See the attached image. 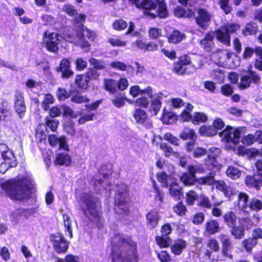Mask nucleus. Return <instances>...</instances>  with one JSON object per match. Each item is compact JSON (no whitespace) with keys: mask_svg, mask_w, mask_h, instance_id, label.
<instances>
[{"mask_svg":"<svg viewBox=\"0 0 262 262\" xmlns=\"http://www.w3.org/2000/svg\"><path fill=\"white\" fill-rule=\"evenodd\" d=\"M111 262H139L136 242L130 236L116 233L111 241Z\"/></svg>","mask_w":262,"mask_h":262,"instance_id":"1","label":"nucleus"},{"mask_svg":"<svg viewBox=\"0 0 262 262\" xmlns=\"http://www.w3.org/2000/svg\"><path fill=\"white\" fill-rule=\"evenodd\" d=\"M1 186L11 200L19 202L31 199L34 188L32 180L27 177L9 179L3 183Z\"/></svg>","mask_w":262,"mask_h":262,"instance_id":"2","label":"nucleus"},{"mask_svg":"<svg viewBox=\"0 0 262 262\" xmlns=\"http://www.w3.org/2000/svg\"><path fill=\"white\" fill-rule=\"evenodd\" d=\"M81 200L86 208L83 210V213L88 212L92 217L90 220L93 222L98 228H102L103 227L104 220L102 215V206L100 201L95 200L90 193L88 192H84L82 194Z\"/></svg>","mask_w":262,"mask_h":262,"instance_id":"3","label":"nucleus"},{"mask_svg":"<svg viewBox=\"0 0 262 262\" xmlns=\"http://www.w3.org/2000/svg\"><path fill=\"white\" fill-rule=\"evenodd\" d=\"M129 201L130 196L127 190H118L115 195V212L127 215L129 212Z\"/></svg>","mask_w":262,"mask_h":262,"instance_id":"4","label":"nucleus"},{"mask_svg":"<svg viewBox=\"0 0 262 262\" xmlns=\"http://www.w3.org/2000/svg\"><path fill=\"white\" fill-rule=\"evenodd\" d=\"M86 15L84 14H77L72 19V22L75 27L76 37L78 38L80 47L82 49L89 48L90 44L86 39L85 35L83 34L84 29V24L85 22Z\"/></svg>","mask_w":262,"mask_h":262,"instance_id":"5","label":"nucleus"},{"mask_svg":"<svg viewBox=\"0 0 262 262\" xmlns=\"http://www.w3.org/2000/svg\"><path fill=\"white\" fill-rule=\"evenodd\" d=\"M50 241L53 249L58 254L66 253L69 246V242L61 232H56L50 235Z\"/></svg>","mask_w":262,"mask_h":262,"instance_id":"6","label":"nucleus"},{"mask_svg":"<svg viewBox=\"0 0 262 262\" xmlns=\"http://www.w3.org/2000/svg\"><path fill=\"white\" fill-rule=\"evenodd\" d=\"M219 136L222 138V141L226 143H238L241 137V131L238 128H234L227 125L222 131L218 132Z\"/></svg>","mask_w":262,"mask_h":262,"instance_id":"7","label":"nucleus"},{"mask_svg":"<svg viewBox=\"0 0 262 262\" xmlns=\"http://www.w3.org/2000/svg\"><path fill=\"white\" fill-rule=\"evenodd\" d=\"M144 94H147L151 99L149 112L151 113L152 115L156 116L161 108L162 97L161 96L157 95L155 97L152 98V89L150 86H147L144 89H140V95Z\"/></svg>","mask_w":262,"mask_h":262,"instance_id":"8","label":"nucleus"},{"mask_svg":"<svg viewBox=\"0 0 262 262\" xmlns=\"http://www.w3.org/2000/svg\"><path fill=\"white\" fill-rule=\"evenodd\" d=\"M260 81V76L255 71L249 70L241 76L240 81L238 83V88L240 90H245L249 88L251 83L256 84L259 83Z\"/></svg>","mask_w":262,"mask_h":262,"instance_id":"9","label":"nucleus"},{"mask_svg":"<svg viewBox=\"0 0 262 262\" xmlns=\"http://www.w3.org/2000/svg\"><path fill=\"white\" fill-rule=\"evenodd\" d=\"M191 63V57L187 54H183L178 57L177 61L173 62L172 71L177 75H183L186 73V67Z\"/></svg>","mask_w":262,"mask_h":262,"instance_id":"10","label":"nucleus"},{"mask_svg":"<svg viewBox=\"0 0 262 262\" xmlns=\"http://www.w3.org/2000/svg\"><path fill=\"white\" fill-rule=\"evenodd\" d=\"M218 238L222 245L221 253L222 255L226 258L232 259L233 255L231 253L233 247L230 236L227 234L221 233Z\"/></svg>","mask_w":262,"mask_h":262,"instance_id":"11","label":"nucleus"},{"mask_svg":"<svg viewBox=\"0 0 262 262\" xmlns=\"http://www.w3.org/2000/svg\"><path fill=\"white\" fill-rule=\"evenodd\" d=\"M14 108L19 116L21 118L26 112L24 94L23 92L17 90L14 95Z\"/></svg>","mask_w":262,"mask_h":262,"instance_id":"12","label":"nucleus"},{"mask_svg":"<svg viewBox=\"0 0 262 262\" xmlns=\"http://www.w3.org/2000/svg\"><path fill=\"white\" fill-rule=\"evenodd\" d=\"M211 14L204 8L198 10V16L195 17L196 24L202 29L206 30L211 21Z\"/></svg>","mask_w":262,"mask_h":262,"instance_id":"13","label":"nucleus"},{"mask_svg":"<svg viewBox=\"0 0 262 262\" xmlns=\"http://www.w3.org/2000/svg\"><path fill=\"white\" fill-rule=\"evenodd\" d=\"M71 61L69 58H63L60 61L59 66L56 71L61 73V77L63 79H69L74 75V72L71 69Z\"/></svg>","mask_w":262,"mask_h":262,"instance_id":"14","label":"nucleus"},{"mask_svg":"<svg viewBox=\"0 0 262 262\" xmlns=\"http://www.w3.org/2000/svg\"><path fill=\"white\" fill-rule=\"evenodd\" d=\"M214 38V31H210L207 32L205 36L199 41L201 48L206 52H211L215 47Z\"/></svg>","mask_w":262,"mask_h":262,"instance_id":"15","label":"nucleus"},{"mask_svg":"<svg viewBox=\"0 0 262 262\" xmlns=\"http://www.w3.org/2000/svg\"><path fill=\"white\" fill-rule=\"evenodd\" d=\"M258 176L255 173L246 176L244 180L245 185L250 189L253 188L259 191L262 187V178Z\"/></svg>","mask_w":262,"mask_h":262,"instance_id":"16","label":"nucleus"},{"mask_svg":"<svg viewBox=\"0 0 262 262\" xmlns=\"http://www.w3.org/2000/svg\"><path fill=\"white\" fill-rule=\"evenodd\" d=\"M204 234L208 235H214L221 231V228L217 220L209 219L204 224Z\"/></svg>","mask_w":262,"mask_h":262,"instance_id":"17","label":"nucleus"},{"mask_svg":"<svg viewBox=\"0 0 262 262\" xmlns=\"http://www.w3.org/2000/svg\"><path fill=\"white\" fill-rule=\"evenodd\" d=\"M137 8L144 10V12L148 15H151L152 18H155L156 15L154 13H149L152 10L157 9V3L155 0H142L136 4Z\"/></svg>","mask_w":262,"mask_h":262,"instance_id":"18","label":"nucleus"},{"mask_svg":"<svg viewBox=\"0 0 262 262\" xmlns=\"http://www.w3.org/2000/svg\"><path fill=\"white\" fill-rule=\"evenodd\" d=\"M53 163L56 166H69L72 163V158L67 152H62L56 154Z\"/></svg>","mask_w":262,"mask_h":262,"instance_id":"19","label":"nucleus"},{"mask_svg":"<svg viewBox=\"0 0 262 262\" xmlns=\"http://www.w3.org/2000/svg\"><path fill=\"white\" fill-rule=\"evenodd\" d=\"M168 187L170 195L175 200H180L183 197V187L176 181L170 183Z\"/></svg>","mask_w":262,"mask_h":262,"instance_id":"20","label":"nucleus"},{"mask_svg":"<svg viewBox=\"0 0 262 262\" xmlns=\"http://www.w3.org/2000/svg\"><path fill=\"white\" fill-rule=\"evenodd\" d=\"M135 46L144 52H154L158 50V45L152 41L144 42L142 39H138L134 42Z\"/></svg>","mask_w":262,"mask_h":262,"instance_id":"21","label":"nucleus"},{"mask_svg":"<svg viewBox=\"0 0 262 262\" xmlns=\"http://www.w3.org/2000/svg\"><path fill=\"white\" fill-rule=\"evenodd\" d=\"M215 171H210L207 176L198 178L197 183L201 185H215L216 188V186L219 184L220 180L215 179Z\"/></svg>","mask_w":262,"mask_h":262,"instance_id":"22","label":"nucleus"},{"mask_svg":"<svg viewBox=\"0 0 262 262\" xmlns=\"http://www.w3.org/2000/svg\"><path fill=\"white\" fill-rule=\"evenodd\" d=\"M8 151L6 144L0 143V154L4 160V163L8 165V168L14 167L17 166V163L14 157H8L7 156Z\"/></svg>","mask_w":262,"mask_h":262,"instance_id":"23","label":"nucleus"},{"mask_svg":"<svg viewBox=\"0 0 262 262\" xmlns=\"http://www.w3.org/2000/svg\"><path fill=\"white\" fill-rule=\"evenodd\" d=\"M167 41L171 44L177 45L182 41L186 38L185 34L180 31L174 29L166 36Z\"/></svg>","mask_w":262,"mask_h":262,"instance_id":"24","label":"nucleus"},{"mask_svg":"<svg viewBox=\"0 0 262 262\" xmlns=\"http://www.w3.org/2000/svg\"><path fill=\"white\" fill-rule=\"evenodd\" d=\"M146 219L148 227L152 230L157 226L160 217L156 211L152 210L146 214Z\"/></svg>","mask_w":262,"mask_h":262,"instance_id":"25","label":"nucleus"},{"mask_svg":"<svg viewBox=\"0 0 262 262\" xmlns=\"http://www.w3.org/2000/svg\"><path fill=\"white\" fill-rule=\"evenodd\" d=\"M237 206L243 212H247L249 207V195L245 192L241 191L237 195Z\"/></svg>","mask_w":262,"mask_h":262,"instance_id":"26","label":"nucleus"},{"mask_svg":"<svg viewBox=\"0 0 262 262\" xmlns=\"http://www.w3.org/2000/svg\"><path fill=\"white\" fill-rule=\"evenodd\" d=\"M133 116L136 123L138 124L143 125L146 123H148V117L147 113L144 110L138 108H136L133 113Z\"/></svg>","mask_w":262,"mask_h":262,"instance_id":"27","label":"nucleus"},{"mask_svg":"<svg viewBox=\"0 0 262 262\" xmlns=\"http://www.w3.org/2000/svg\"><path fill=\"white\" fill-rule=\"evenodd\" d=\"M216 189L222 192L224 195L229 199L235 195L236 192L235 188L227 186L224 181L221 180L216 186Z\"/></svg>","mask_w":262,"mask_h":262,"instance_id":"28","label":"nucleus"},{"mask_svg":"<svg viewBox=\"0 0 262 262\" xmlns=\"http://www.w3.org/2000/svg\"><path fill=\"white\" fill-rule=\"evenodd\" d=\"M186 247L187 244L185 240L182 238H178L174 241V243L171 246L170 250L173 254L179 255L182 254Z\"/></svg>","mask_w":262,"mask_h":262,"instance_id":"29","label":"nucleus"},{"mask_svg":"<svg viewBox=\"0 0 262 262\" xmlns=\"http://www.w3.org/2000/svg\"><path fill=\"white\" fill-rule=\"evenodd\" d=\"M223 220L225 224L230 228V227L237 225L238 216L235 212L228 211L223 215Z\"/></svg>","mask_w":262,"mask_h":262,"instance_id":"30","label":"nucleus"},{"mask_svg":"<svg viewBox=\"0 0 262 262\" xmlns=\"http://www.w3.org/2000/svg\"><path fill=\"white\" fill-rule=\"evenodd\" d=\"M74 82L77 88L80 90H86L89 87L90 81L84 74L76 75Z\"/></svg>","mask_w":262,"mask_h":262,"instance_id":"31","label":"nucleus"},{"mask_svg":"<svg viewBox=\"0 0 262 262\" xmlns=\"http://www.w3.org/2000/svg\"><path fill=\"white\" fill-rule=\"evenodd\" d=\"M157 3V14L161 18H166L169 14L165 0H155Z\"/></svg>","mask_w":262,"mask_h":262,"instance_id":"32","label":"nucleus"},{"mask_svg":"<svg viewBox=\"0 0 262 262\" xmlns=\"http://www.w3.org/2000/svg\"><path fill=\"white\" fill-rule=\"evenodd\" d=\"M258 32V26L256 23L250 21L246 24L242 30V34L244 36L254 35Z\"/></svg>","mask_w":262,"mask_h":262,"instance_id":"33","label":"nucleus"},{"mask_svg":"<svg viewBox=\"0 0 262 262\" xmlns=\"http://www.w3.org/2000/svg\"><path fill=\"white\" fill-rule=\"evenodd\" d=\"M199 133L201 136L210 137L217 135L218 132L212 125H203L199 128Z\"/></svg>","mask_w":262,"mask_h":262,"instance_id":"34","label":"nucleus"},{"mask_svg":"<svg viewBox=\"0 0 262 262\" xmlns=\"http://www.w3.org/2000/svg\"><path fill=\"white\" fill-rule=\"evenodd\" d=\"M216 35V39L226 46L230 45V36L225 32L218 29L214 32Z\"/></svg>","mask_w":262,"mask_h":262,"instance_id":"35","label":"nucleus"},{"mask_svg":"<svg viewBox=\"0 0 262 262\" xmlns=\"http://www.w3.org/2000/svg\"><path fill=\"white\" fill-rule=\"evenodd\" d=\"M161 120L165 124H171L177 121V116L172 112L167 111L164 108L161 117Z\"/></svg>","mask_w":262,"mask_h":262,"instance_id":"36","label":"nucleus"},{"mask_svg":"<svg viewBox=\"0 0 262 262\" xmlns=\"http://www.w3.org/2000/svg\"><path fill=\"white\" fill-rule=\"evenodd\" d=\"M103 86L104 90L110 94H115L117 92V80L114 79L105 78Z\"/></svg>","mask_w":262,"mask_h":262,"instance_id":"37","label":"nucleus"},{"mask_svg":"<svg viewBox=\"0 0 262 262\" xmlns=\"http://www.w3.org/2000/svg\"><path fill=\"white\" fill-rule=\"evenodd\" d=\"M230 233L235 239H242L245 235V230L243 226L234 225L230 227Z\"/></svg>","mask_w":262,"mask_h":262,"instance_id":"38","label":"nucleus"},{"mask_svg":"<svg viewBox=\"0 0 262 262\" xmlns=\"http://www.w3.org/2000/svg\"><path fill=\"white\" fill-rule=\"evenodd\" d=\"M208 121L207 115L202 112H195L193 113L191 122L198 125L201 123H204Z\"/></svg>","mask_w":262,"mask_h":262,"instance_id":"39","label":"nucleus"},{"mask_svg":"<svg viewBox=\"0 0 262 262\" xmlns=\"http://www.w3.org/2000/svg\"><path fill=\"white\" fill-rule=\"evenodd\" d=\"M180 181L186 186H191L197 182L198 178L187 173L183 172L180 178Z\"/></svg>","mask_w":262,"mask_h":262,"instance_id":"40","label":"nucleus"},{"mask_svg":"<svg viewBox=\"0 0 262 262\" xmlns=\"http://www.w3.org/2000/svg\"><path fill=\"white\" fill-rule=\"evenodd\" d=\"M179 137L183 140L188 139L193 140L196 139L194 130L188 127L185 128L181 131L179 135Z\"/></svg>","mask_w":262,"mask_h":262,"instance_id":"41","label":"nucleus"},{"mask_svg":"<svg viewBox=\"0 0 262 262\" xmlns=\"http://www.w3.org/2000/svg\"><path fill=\"white\" fill-rule=\"evenodd\" d=\"M155 241L160 248L169 247L171 242V239L169 236L162 235L156 236Z\"/></svg>","mask_w":262,"mask_h":262,"instance_id":"42","label":"nucleus"},{"mask_svg":"<svg viewBox=\"0 0 262 262\" xmlns=\"http://www.w3.org/2000/svg\"><path fill=\"white\" fill-rule=\"evenodd\" d=\"M248 208L250 211L258 212L262 210V200L256 198H252L249 203Z\"/></svg>","mask_w":262,"mask_h":262,"instance_id":"43","label":"nucleus"},{"mask_svg":"<svg viewBox=\"0 0 262 262\" xmlns=\"http://www.w3.org/2000/svg\"><path fill=\"white\" fill-rule=\"evenodd\" d=\"M107 42L112 47H122L127 45L126 41L122 40L120 36L116 35L109 37L107 39Z\"/></svg>","mask_w":262,"mask_h":262,"instance_id":"44","label":"nucleus"},{"mask_svg":"<svg viewBox=\"0 0 262 262\" xmlns=\"http://www.w3.org/2000/svg\"><path fill=\"white\" fill-rule=\"evenodd\" d=\"M199 198V195L194 190H189L186 193V203L187 206H193L196 200Z\"/></svg>","mask_w":262,"mask_h":262,"instance_id":"45","label":"nucleus"},{"mask_svg":"<svg viewBox=\"0 0 262 262\" xmlns=\"http://www.w3.org/2000/svg\"><path fill=\"white\" fill-rule=\"evenodd\" d=\"M172 208L173 212L179 216H185L187 211L186 206L182 201L177 203L173 206Z\"/></svg>","mask_w":262,"mask_h":262,"instance_id":"46","label":"nucleus"},{"mask_svg":"<svg viewBox=\"0 0 262 262\" xmlns=\"http://www.w3.org/2000/svg\"><path fill=\"white\" fill-rule=\"evenodd\" d=\"M257 244V242L253 238L248 237L242 241V246L247 252H251Z\"/></svg>","mask_w":262,"mask_h":262,"instance_id":"47","label":"nucleus"},{"mask_svg":"<svg viewBox=\"0 0 262 262\" xmlns=\"http://www.w3.org/2000/svg\"><path fill=\"white\" fill-rule=\"evenodd\" d=\"M127 23L122 18H119L114 21L112 27L114 30L118 31L124 30L127 27Z\"/></svg>","mask_w":262,"mask_h":262,"instance_id":"48","label":"nucleus"},{"mask_svg":"<svg viewBox=\"0 0 262 262\" xmlns=\"http://www.w3.org/2000/svg\"><path fill=\"white\" fill-rule=\"evenodd\" d=\"M226 173L228 177L234 180L237 179L241 175V172L238 168L233 166H229L227 169Z\"/></svg>","mask_w":262,"mask_h":262,"instance_id":"49","label":"nucleus"},{"mask_svg":"<svg viewBox=\"0 0 262 262\" xmlns=\"http://www.w3.org/2000/svg\"><path fill=\"white\" fill-rule=\"evenodd\" d=\"M59 124L58 120L46 117L45 118V125L46 127L49 128L52 132H56Z\"/></svg>","mask_w":262,"mask_h":262,"instance_id":"50","label":"nucleus"},{"mask_svg":"<svg viewBox=\"0 0 262 262\" xmlns=\"http://www.w3.org/2000/svg\"><path fill=\"white\" fill-rule=\"evenodd\" d=\"M89 62L93 68L91 69H94L95 70H101L105 68V64L104 62L99 60L95 58H91L89 60Z\"/></svg>","mask_w":262,"mask_h":262,"instance_id":"51","label":"nucleus"},{"mask_svg":"<svg viewBox=\"0 0 262 262\" xmlns=\"http://www.w3.org/2000/svg\"><path fill=\"white\" fill-rule=\"evenodd\" d=\"M54 102L53 96L50 94H47L45 95L43 101L41 103L42 108L47 111L49 110L50 105L53 104Z\"/></svg>","mask_w":262,"mask_h":262,"instance_id":"52","label":"nucleus"},{"mask_svg":"<svg viewBox=\"0 0 262 262\" xmlns=\"http://www.w3.org/2000/svg\"><path fill=\"white\" fill-rule=\"evenodd\" d=\"M63 223L65 228V231L68 232L69 237H73V232L72 229V222L68 214L65 213L63 214Z\"/></svg>","mask_w":262,"mask_h":262,"instance_id":"53","label":"nucleus"},{"mask_svg":"<svg viewBox=\"0 0 262 262\" xmlns=\"http://www.w3.org/2000/svg\"><path fill=\"white\" fill-rule=\"evenodd\" d=\"M148 34L150 39L157 40L162 36V31L160 28L151 27L149 29Z\"/></svg>","mask_w":262,"mask_h":262,"instance_id":"54","label":"nucleus"},{"mask_svg":"<svg viewBox=\"0 0 262 262\" xmlns=\"http://www.w3.org/2000/svg\"><path fill=\"white\" fill-rule=\"evenodd\" d=\"M4 103V102L0 103V121L6 120L10 115V109Z\"/></svg>","mask_w":262,"mask_h":262,"instance_id":"55","label":"nucleus"},{"mask_svg":"<svg viewBox=\"0 0 262 262\" xmlns=\"http://www.w3.org/2000/svg\"><path fill=\"white\" fill-rule=\"evenodd\" d=\"M156 177L158 181L163 184V186L166 188L168 186V175L165 171L159 172L156 173Z\"/></svg>","mask_w":262,"mask_h":262,"instance_id":"56","label":"nucleus"},{"mask_svg":"<svg viewBox=\"0 0 262 262\" xmlns=\"http://www.w3.org/2000/svg\"><path fill=\"white\" fill-rule=\"evenodd\" d=\"M62 10L64 12L71 17H74L78 14V12L76 8L70 4H66L64 5Z\"/></svg>","mask_w":262,"mask_h":262,"instance_id":"57","label":"nucleus"},{"mask_svg":"<svg viewBox=\"0 0 262 262\" xmlns=\"http://www.w3.org/2000/svg\"><path fill=\"white\" fill-rule=\"evenodd\" d=\"M85 76L90 82L91 80H98L100 73L94 69L89 68L85 73Z\"/></svg>","mask_w":262,"mask_h":262,"instance_id":"58","label":"nucleus"},{"mask_svg":"<svg viewBox=\"0 0 262 262\" xmlns=\"http://www.w3.org/2000/svg\"><path fill=\"white\" fill-rule=\"evenodd\" d=\"M198 206L201 208L208 209H211L212 207V205L209 198L205 195H201V200L198 203Z\"/></svg>","mask_w":262,"mask_h":262,"instance_id":"59","label":"nucleus"},{"mask_svg":"<svg viewBox=\"0 0 262 262\" xmlns=\"http://www.w3.org/2000/svg\"><path fill=\"white\" fill-rule=\"evenodd\" d=\"M71 100L72 102L76 104L87 103L90 101L86 95L82 96L80 95L78 93L73 96Z\"/></svg>","mask_w":262,"mask_h":262,"instance_id":"60","label":"nucleus"},{"mask_svg":"<svg viewBox=\"0 0 262 262\" xmlns=\"http://www.w3.org/2000/svg\"><path fill=\"white\" fill-rule=\"evenodd\" d=\"M75 69L77 71H82L86 69L88 63L82 58L78 57L75 61Z\"/></svg>","mask_w":262,"mask_h":262,"instance_id":"61","label":"nucleus"},{"mask_svg":"<svg viewBox=\"0 0 262 262\" xmlns=\"http://www.w3.org/2000/svg\"><path fill=\"white\" fill-rule=\"evenodd\" d=\"M159 145L160 148L164 152L165 157H169L174 153L172 148L167 143H160Z\"/></svg>","mask_w":262,"mask_h":262,"instance_id":"62","label":"nucleus"},{"mask_svg":"<svg viewBox=\"0 0 262 262\" xmlns=\"http://www.w3.org/2000/svg\"><path fill=\"white\" fill-rule=\"evenodd\" d=\"M219 4L221 9L226 14H228L231 13L232 9L231 6L229 5V0H220L219 1Z\"/></svg>","mask_w":262,"mask_h":262,"instance_id":"63","label":"nucleus"},{"mask_svg":"<svg viewBox=\"0 0 262 262\" xmlns=\"http://www.w3.org/2000/svg\"><path fill=\"white\" fill-rule=\"evenodd\" d=\"M129 85L128 81L126 78H120L117 81V90L123 91L127 89Z\"/></svg>","mask_w":262,"mask_h":262,"instance_id":"64","label":"nucleus"}]
</instances>
